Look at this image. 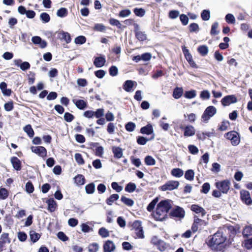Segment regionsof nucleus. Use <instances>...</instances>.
I'll list each match as a JSON object with an SVG mask.
<instances>
[{
    "mask_svg": "<svg viewBox=\"0 0 252 252\" xmlns=\"http://www.w3.org/2000/svg\"><path fill=\"white\" fill-rule=\"evenodd\" d=\"M46 203L48 204V210L49 212H53L56 210L57 204L54 198H50L47 199Z\"/></svg>",
    "mask_w": 252,
    "mask_h": 252,
    "instance_id": "obj_18",
    "label": "nucleus"
},
{
    "mask_svg": "<svg viewBox=\"0 0 252 252\" xmlns=\"http://www.w3.org/2000/svg\"><path fill=\"white\" fill-rule=\"evenodd\" d=\"M93 30L94 31L102 32L105 30V27L102 24H95Z\"/></svg>",
    "mask_w": 252,
    "mask_h": 252,
    "instance_id": "obj_59",
    "label": "nucleus"
},
{
    "mask_svg": "<svg viewBox=\"0 0 252 252\" xmlns=\"http://www.w3.org/2000/svg\"><path fill=\"white\" fill-rule=\"evenodd\" d=\"M74 119V116L69 112H65L64 114V119L67 122H71Z\"/></svg>",
    "mask_w": 252,
    "mask_h": 252,
    "instance_id": "obj_63",
    "label": "nucleus"
},
{
    "mask_svg": "<svg viewBox=\"0 0 252 252\" xmlns=\"http://www.w3.org/2000/svg\"><path fill=\"white\" fill-rule=\"evenodd\" d=\"M171 174L174 177L180 178L183 175L184 172L182 169L179 168H174L171 170Z\"/></svg>",
    "mask_w": 252,
    "mask_h": 252,
    "instance_id": "obj_29",
    "label": "nucleus"
},
{
    "mask_svg": "<svg viewBox=\"0 0 252 252\" xmlns=\"http://www.w3.org/2000/svg\"><path fill=\"white\" fill-rule=\"evenodd\" d=\"M24 131L26 132L28 135L30 137L32 138L33 137L34 132V131L31 125H27L25 126L23 128Z\"/></svg>",
    "mask_w": 252,
    "mask_h": 252,
    "instance_id": "obj_28",
    "label": "nucleus"
},
{
    "mask_svg": "<svg viewBox=\"0 0 252 252\" xmlns=\"http://www.w3.org/2000/svg\"><path fill=\"white\" fill-rule=\"evenodd\" d=\"M136 186L135 183L130 182L126 185L125 190L126 191L131 193L133 192L136 189Z\"/></svg>",
    "mask_w": 252,
    "mask_h": 252,
    "instance_id": "obj_30",
    "label": "nucleus"
},
{
    "mask_svg": "<svg viewBox=\"0 0 252 252\" xmlns=\"http://www.w3.org/2000/svg\"><path fill=\"white\" fill-rule=\"evenodd\" d=\"M14 64L19 67L21 69L26 71L30 68L31 65L28 62H22L21 59L15 60L14 61Z\"/></svg>",
    "mask_w": 252,
    "mask_h": 252,
    "instance_id": "obj_12",
    "label": "nucleus"
},
{
    "mask_svg": "<svg viewBox=\"0 0 252 252\" xmlns=\"http://www.w3.org/2000/svg\"><path fill=\"white\" fill-rule=\"evenodd\" d=\"M109 23L111 25L116 26L119 29H122V25L120 22L117 19L111 18L109 20Z\"/></svg>",
    "mask_w": 252,
    "mask_h": 252,
    "instance_id": "obj_57",
    "label": "nucleus"
},
{
    "mask_svg": "<svg viewBox=\"0 0 252 252\" xmlns=\"http://www.w3.org/2000/svg\"><path fill=\"white\" fill-rule=\"evenodd\" d=\"M197 51L203 57L205 56L208 53V48L206 45H203L199 46L197 48Z\"/></svg>",
    "mask_w": 252,
    "mask_h": 252,
    "instance_id": "obj_26",
    "label": "nucleus"
},
{
    "mask_svg": "<svg viewBox=\"0 0 252 252\" xmlns=\"http://www.w3.org/2000/svg\"><path fill=\"white\" fill-rule=\"evenodd\" d=\"M89 252H97L99 249L98 245L96 243L90 244L88 247Z\"/></svg>",
    "mask_w": 252,
    "mask_h": 252,
    "instance_id": "obj_58",
    "label": "nucleus"
},
{
    "mask_svg": "<svg viewBox=\"0 0 252 252\" xmlns=\"http://www.w3.org/2000/svg\"><path fill=\"white\" fill-rule=\"evenodd\" d=\"M185 212L184 210L179 206L176 207L170 213V215L172 217H176L178 218H183L185 216Z\"/></svg>",
    "mask_w": 252,
    "mask_h": 252,
    "instance_id": "obj_10",
    "label": "nucleus"
},
{
    "mask_svg": "<svg viewBox=\"0 0 252 252\" xmlns=\"http://www.w3.org/2000/svg\"><path fill=\"white\" fill-rule=\"evenodd\" d=\"M185 58L191 67L194 68H198V66L195 63L193 60L191 55L189 56H188V57H187Z\"/></svg>",
    "mask_w": 252,
    "mask_h": 252,
    "instance_id": "obj_54",
    "label": "nucleus"
},
{
    "mask_svg": "<svg viewBox=\"0 0 252 252\" xmlns=\"http://www.w3.org/2000/svg\"><path fill=\"white\" fill-rule=\"evenodd\" d=\"M242 234L243 236L246 238L252 235V226H246L243 231Z\"/></svg>",
    "mask_w": 252,
    "mask_h": 252,
    "instance_id": "obj_38",
    "label": "nucleus"
},
{
    "mask_svg": "<svg viewBox=\"0 0 252 252\" xmlns=\"http://www.w3.org/2000/svg\"><path fill=\"white\" fill-rule=\"evenodd\" d=\"M11 240L8 237V234L7 233H2L0 238V252L3 250V247L6 243H10Z\"/></svg>",
    "mask_w": 252,
    "mask_h": 252,
    "instance_id": "obj_13",
    "label": "nucleus"
},
{
    "mask_svg": "<svg viewBox=\"0 0 252 252\" xmlns=\"http://www.w3.org/2000/svg\"><path fill=\"white\" fill-rule=\"evenodd\" d=\"M30 236L31 241L33 243H35L39 239L40 235L34 231H31L30 233Z\"/></svg>",
    "mask_w": 252,
    "mask_h": 252,
    "instance_id": "obj_35",
    "label": "nucleus"
},
{
    "mask_svg": "<svg viewBox=\"0 0 252 252\" xmlns=\"http://www.w3.org/2000/svg\"><path fill=\"white\" fill-rule=\"evenodd\" d=\"M191 210L196 214L201 213L202 217L205 216L206 213L205 210L202 207L196 204H193L191 206Z\"/></svg>",
    "mask_w": 252,
    "mask_h": 252,
    "instance_id": "obj_22",
    "label": "nucleus"
},
{
    "mask_svg": "<svg viewBox=\"0 0 252 252\" xmlns=\"http://www.w3.org/2000/svg\"><path fill=\"white\" fill-rule=\"evenodd\" d=\"M230 182L228 180H225L216 183L217 188L222 193H227L230 189Z\"/></svg>",
    "mask_w": 252,
    "mask_h": 252,
    "instance_id": "obj_4",
    "label": "nucleus"
},
{
    "mask_svg": "<svg viewBox=\"0 0 252 252\" xmlns=\"http://www.w3.org/2000/svg\"><path fill=\"white\" fill-rule=\"evenodd\" d=\"M180 20L184 26H186L188 24L189 18L187 15L184 14H182L180 15Z\"/></svg>",
    "mask_w": 252,
    "mask_h": 252,
    "instance_id": "obj_61",
    "label": "nucleus"
},
{
    "mask_svg": "<svg viewBox=\"0 0 252 252\" xmlns=\"http://www.w3.org/2000/svg\"><path fill=\"white\" fill-rule=\"evenodd\" d=\"M32 43L35 45H38L41 48H44L47 46V42L42 39V38L38 36H33L32 38Z\"/></svg>",
    "mask_w": 252,
    "mask_h": 252,
    "instance_id": "obj_14",
    "label": "nucleus"
},
{
    "mask_svg": "<svg viewBox=\"0 0 252 252\" xmlns=\"http://www.w3.org/2000/svg\"><path fill=\"white\" fill-rule=\"evenodd\" d=\"M225 21L229 24H234L235 22V18L232 14H227L225 17Z\"/></svg>",
    "mask_w": 252,
    "mask_h": 252,
    "instance_id": "obj_55",
    "label": "nucleus"
},
{
    "mask_svg": "<svg viewBox=\"0 0 252 252\" xmlns=\"http://www.w3.org/2000/svg\"><path fill=\"white\" fill-rule=\"evenodd\" d=\"M106 60L104 56L100 55L96 57L94 61V64L96 67H101L104 65Z\"/></svg>",
    "mask_w": 252,
    "mask_h": 252,
    "instance_id": "obj_16",
    "label": "nucleus"
},
{
    "mask_svg": "<svg viewBox=\"0 0 252 252\" xmlns=\"http://www.w3.org/2000/svg\"><path fill=\"white\" fill-rule=\"evenodd\" d=\"M75 182L78 185H83L85 183V178L83 175L78 174L74 177Z\"/></svg>",
    "mask_w": 252,
    "mask_h": 252,
    "instance_id": "obj_27",
    "label": "nucleus"
},
{
    "mask_svg": "<svg viewBox=\"0 0 252 252\" xmlns=\"http://www.w3.org/2000/svg\"><path fill=\"white\" fill-rule=\"evenodd\" d=\"M74 157L76 162L78 164L82 165L84 163V160L81 154L79 153H76L75 154Z\"/></svg>",
    "mask_w": 252,
    "mask_h": 252,
    "instance_id": "obj_60",
    "label": "nucleus"
},
{
    "mask_svg": "<svg viewBox=\"0 0 252 252\" xmlns=\"http://www.w3.org/2000/svg\"><path fill=\"white\" fill-rule=\"evenodd\" d=\"M8 196V192L7 190L4 188L0 189V199H5Z\"/></svg>",
    "mask_w": 252,
    "mask_h": 252,
    "instance_id": "obj_52",
    "label": "nucleus"
},
{
    "mask_svg": "<svg viewBox=\"0 0 252 252\" xmlns=\"http://www.w3.org/2000/svg\"><path fill=\"white\" fill-rule=\"evenodd\" d=\"M109 72L111 76H115L118 73V68L116 66L112 65L109 68Z\"/></svg>",
    "mask_w": 252,
    "mask_h": 252,
    "instance_id": "obj_62",
    "label": "nucleus"
},
{
    "mask_svg": "<svg viewBox=\"0 0 252 252\" xmlns=\"http://www.w3.org/2000/svg\"><path fill=\"white\" fill-rule=\"evenodd\" d=\"M154 132L153 128L151 124H149L146 126H143L140 129V132L143 134L150 135Z\"/></svg>",
    "mask_w": 252,
    "mask_h": 252,
    "instance_id": "obj_21",
    "label": "nucleus"
},
{
    "mask_svg": "<svg viewBox=\"0 0 252 252\" xmlns=\"http://www.w3.org/2000/svg\"><path fill=\"white\" fill-rule=\"evenodd\" d=\"M86 42V38L83 35H79L75 38L74 42L76 44L82 45Z\"/></svg>",
    "mask_w": 252,
    "mask_h": 252,
    "instance_id": "obj_45",
    "label": "nucleus"
},
{
    "mask_svg": "<svg viewBox=\"0 0 252 252\" xmlns=\"http://www.w3.org/2000/svg\"><path fill=\"white\" fill-rule=\"evenodd\" d=\"M103 252H113L116 249V246L113 241L107 240L103 246Z\"/></svg>",
    "mask_w": 252,
    "mask_h": 252,
    "instance_id": "obj_11",
    "label": "nucleus"
},
{
    "mask_svg": "<svg viewBox=\"0 0 252 252\" xmlns=\"http://www.w3.org/2000/svg\"><path fill=\"white\" fill-rule=\"evenodd\" d=\"M200 97L203 99H208L210 97V94L208 90H204L200 93Z\"/></svg>",
    "mask_w": 252,
    "mask_h": 252,
    "instance_id": "obj_64",
    "label": "nucleus"
},
{
    "mask_svg": "<svg viewBox=\"0 0 252 252\" xmlns=\"http://www.w3.org/2000/svg\"><path fill=\"white\" fill-rule=\"evenodd\" d=\"M121 200L125 204L129 207L133 206L134 204V201L133 200L124 196H122L121 197Z\"/></svg>",
    "mask_w": 252,
    "mask_h": 252,
    "instance_id": "obj_39",
    "label": "nucleus"
},
{
    "mask_svg": "<svg viewBox=\"0 0 252 252\" xmlns=\"http://www.w3.org/2000/svg\"><path fill=\"white\" fill-rule=\"evenodd\" d=\"M194 172L192 169L187 170L185 174V178L189 181H192L194 179Z\"/></svg>",
    "mask_w": 252,
    "mask_h": 252,
    "instance_id": "obj_37",
    "label": "nucleus"
},
{
    "mask_svg": "<svg viewBox=\"0 0 252 252\" xmlns=\"http://www.w3.org/2000/svg\"><path fill=\"white\" fill-rule=\"evenodd\" d=\"M85 190L87 194H93L95 190V185L94 183H90L85 187Z\"/></svg>",
    "mask_w": 252,
    "mask_h": 252,
    "instance_id": "obj_34",
    "label": "nucleus"
},
{
    "mask_svg": "<svg viewBox=\"0 0 252 252\" xmlns=\"http://www.w3.org/2000/svg\"><path fill=\"white\" fill-rule=\"evenodd\" d=\"M134 81L132 80H126L123 84V89L127 92H130L134 86Z\"/></svg>",
    "mask_w": 252,
    "mask_h": 252,
    "instance_id": "obj_23",
    "label": "nucleus"
},
{
    "mask_svg": "<svg viewBox=\"0 0 252 252\" xmlns=\"http://www.w3.org/2000/svg\"><path fill=\"white\" fill-rule=\"evenodd\" d=\"M158 197L154 198L147 206V210L149 212H151L154 209L156 204L158 203Z\"/></svg>",
    "mask_w": 252,
    "mask_h": 252,
    "instance_id": "obj_42",
    "label": "nucleus"
},
{
    "mask_svg": "<svg viewBox=\"0 0 252 252\" xmlns=\"http://www.w3.org/2000/svg\"><path fill=\"white\" fill-rule=\"evenodd\" d=\"M179 186V182L176 181H168L164 185L161 186V189L162 191L172 190L176 189Z\"/></svg>",
    "mask_w": 252,
    "mask_h": 252,
    "instance_id": "obj_6",
    "label": "nucleus"
},
{
    "mask_svg": "<svg viewBox=\"0 0 252 252\" xmlns=\"http://www.w3.org/2000/svg\"><path fill=\"white\" fill-rule=\"evenodd\" d=\"M172 201L165 199L160 201L157 205L156 212L154 213L155 220L163 221L167 217V213L172 208Z\"/></svg>",
    "mask_w": 252,
    "mask_h": 252,
    "instance_id": "obj_1",
    "label": "nucleus"
},
{
    "mask_svg": "<svg viewBox=\"0 0 252 252\" xmlns=\"http://www.w3.org/2000/svg\"><path fill=\"white\" fill-rule=\"evenodd\" d=\"M226 238L222 235V232L218 231L212 236H210L207 241L206 243L208 246L212 247L215 246H219L224 243Z\"/></svg>",
    "mask_w": 252,
    "mask_h": 252,
    "instance_id": "obj_2",
    "label": "nucleus"
},
{
    "mask_svg": "<svg viewBox=\"0 0 252 252\" xmlns=\"http://www.w3.org/2000/svg\"><path fill=\"white\" fill-rule=\"evenodd\" d=\"M219 27V23L217 22L214 23L211 26L210 34L212 35H218L220 33V31L217 30Z\"/></svg>",
    "mask_w": 252,
    "mask_h": 252,
    "instance_id": "obj_40",
    "label": "nucleus"
},
{
    "mask_svg": "<svg viewBox=\"0 0 252 252\" xmlns=\"http://www.w3.org/2000/svg\"><path fill=\"white\" fill-rule=\"evenodd\" d=\"M145 163L149 166L154 165L156 164L155 159L151 156H147L144 158Z\"/></svg>",
    "mask_w": 252,
    "mask_h": 252,
    "instance_id": "obj_36",
    "label": "nucleus"
},
{
    "mask_svg": "<svg viewBox=\"0 0 252 252\" xmlns=\"http://www.w3.org/2000/svg\"><path fill=\"white\" fill-rule=\"evenodd\" d=\"M104 110L103 108L97 109L95 111H94V116L96 118H100L103 116Z\"/></svg>",
    "mask_w": 252,
    "mask_h": 252,
    "instance_id": "obj_56",
    "label": "nucleus"
},
{
    "mask_svg": "<svg viewBox=\"0 0 252 252\" xmlns=\"http://www.w3.org/2000/svg\"><path fill=\"white\" fill-rule=\"evenodd\" d=\"M154 138V135H153L150 140L153 139ZM149 140V139H147V138L139 136L137 137V142L139 145H144L146 144L147 142Z\"/></svg>",
    "mask_w": 252,
    "mask_h": 252,
    "instance_id": "obj_33",
    "label": "nucleus"
},
{
    "mask_svg": "<svg viewBox=\"0 0 252 252\" xmlns=\"http://www.w3.org/2000/svg\"><path fill=\"white\" fill-rule=\"evenodd\" d=\"M114 157L116 158H120L123 157V150L121 148L117 146H113L112 148Z\"/></svg>",
    "mask_w": 252,
    "mask_h": 252,
    "instance_id": "obj_20",
    "label": "nucleus"
},
{
    "mask_svg": "<svg viewBox=\"0 0 252 252\" xmlns=\"http://www.w3.org/2000/svg\"><path fill=\"white\" fill-rule=\"evenodd\" d=\"M133 12L137 16L140 17H143L145 14V10L142 8H135Z\"/></svg>",
    "mask_w": 252,
    "mask_h": 252,
    "instance_id": "obj_48",
    "label": "nucleus"
},
{
    "mask_svg": "<svg viewBox=\"0 0 252 252\" xmlns=\"http://www.w3.org/2000/svg\"><path fill=\"white\" fill-rule=\"evenodd\" d=\"M183 94V89L182 88L176 87L173 92V97L175 99L180 98Z\"/></svg>",
    "mask_w": 252,
    "mask_h": 252,
    "instance_id": "obj_25",
    "label": "nucleus"
},
{
    "mask_svg": "<svg viewBox=\"0 0 252 252\" xmlns=\"http://www.w3.org/2000/svg\"><path fill=\"white\" fill-rule=\"evenodd\" d=\"M189 31L190 32H197L199 31V27L197 24L193 23L189 26Z\"/></svg>",
    "mask_w": 252,
    "mask_h": 252,
    "instance_id": "obj_46",
    "label": "nucleus"
},
{
    "mask_svg": "<svg viewBox=\"0 0 252 252\" xmlns=\"http://www.w3.org/2000/svg\"><path fill=\"white\" fill-rule=\"evenodd\" d=\"M58 38L61 40H64L67 43H69L71 40L70 34L64 31L58 33Z\"/></svg>",
    "mask_w": 252,
    "mask_h": 252,
    "instance_id": "obj_17",
    "label": "nucleus"
},
{
    "mask_svg": "<svg viewBox=\"0 0 252 252\" xmlns=\"http://www.w3.org/2000/svg\"><path fill=\"white\" fill-rule=\"evenodd\" d=\"M237 99L234 95H228L223 97L221 100L222 105L228 106L232 103H236Z\"/></svg>",
    "mask_w": 252,
    "mask_h": 252,
    "instance_id": "obj_9",
    "label": "nucleus"
},
{
    "mask_svg": "<svg viewBox=\"0 0 252 252\" xmlns=\"http://www.w3.org/2000/svg\"><path fill=\"white\" fill-rule=\"evenodd\" d=\"M10 161L13 168L16 170L19 171L21 169V162L18 158L13 157L11 158Z\"/></svg>",
    "mask_w": 252,
    "mask_h": 252,
    "instance_id": "obj_19",
    "label": "nucleus"
},
{
    "mask_svg": "<svg viewBox=\"0 0 252 252\" xmlns=\"http://www.w3.org/2000/svg\"><path fill=\"white\" fill-rule=\"evenodd\" d=\"M156 246L160 252H163L167 248L168 245L161 240Z\"/></svg>",
    "mask_w": 252,
    "mask_h": 252,
    "instance_id": "obj_41",
    "label": "nucleus"
},
{
    "mask_svg": "<svg viewBox=\"0 0 252 252\" xmlns=\"http://www.w3.org/2000/svg\"><path fill=\"white\" fill-rule=\"evenodd\" d=\"M135 35L137 39L139 41H144L147 39V34L144 32H137Z\"/></svg>",
    "mask_w": 252,
    "mask_h": 252,
    "instance_id": "obj_32",
    "label": "nucleus"
},
{
    "mask_svg": "<svg viewBox=\"0 0 252 252\" xmlns=\"http://www.w3.org/2000/svg\"><path fill=\"white\" fill-rule=\"evenodd\" d=\"M196 95V91L194 90L185 92L184 96L188 99H191L195 97Z\"/></svg>",
    "mask_w": 252,
    "mask_h": 252,
    "instance_id": "obj_43",
    "label": "nucleus"
},
{
    "mask_svg": "<svg viewBox=\"0 0 252 252\" xmlns=\"http://www.w3.org/2000/svg\"><path fill=\"white\" fill-rule=\"evenodd\" d=\"M40 18L43 23H46L50 21V17L49 15L46 12L42 13L40 15Z\"/></svg>",
    "mask_w": 252,
    "mask_h": 252,
    "instance_id": "obj_53",
    "label": "nucleus"
},
{
    "mask_svg": "<svg viewBox=\"0 0 252 252\" xmlns=\"http://www.w3.org/2000/svg\"><path fill=\"white\" fill-rule=\"evenodd\" d=\"M240 198L243 202L246 205H250L252 204V199L251 197L249 191L244 189L241 190Z\"/></svg>",
    "mask_w": 252,
    "mask_h": 252,
    "instance_id": "obj_7",
    "label": "nucleus"
},
{
    "mask_svg": "<svg viewBox=\"0 0 252 252\" xmlns=\"http://www.w3.org/2000/svg\"><path fill=\"white\" fill-rule=\"evenodd\" d=\"M72 101L80 110H84L87 107V102L83 99H73Z\"/></svg>",
    "mask_w": 252,
    "mask_h": 252,
    "instance_id": "obj_15",
    "label": "nucleus"
},
{
    "mask_svg": "<svg viewBox=\"0 0 252 252\" xmlns=\"http://www.w3.org/2000/svg\"><path fill=\"white\" fill-rule=\"evenodd\" d=\"M217 112L216 108L213 106H209L206 108L201 118L204 121H208Z\"/></svg>",
    "mask_w": 252,
    "mask_h": 252,
    "instance_id": "obj_5",
    "label": "nucleus"
},
{
    "mask_svg": "<svg viewBox=\"0 0 252 252\" xmlns=\"http://www.w3.org/2000/svg\"><path fill=\"white\" fill-rule=\"evenodd\" d=\"M226 139L231 141V144L233 146H237L240 142L239 134L235 131H231L225 134Z\"/></svg>",
    "mask_w": 252,
    "mask_h": 252,
    "instance_id": "obj_3",
    "label": "nucleus"
},
{
    "mask_svg": "<svg viewBox=\"0 0 252 252\" xmlns=\"http://www.w3.org/2000/svg\"><path fill=\"white\" fill-rule=\"evenodd\" d=\"M136 127L135 124L131 122L127 123L125 125L126 129L129 132H132L134 130Z\"/></svg>",
    "mask_w": 252,
    "mask_h": 252,
    "instance_id": "obj_47",
    "label": "nucleus"
},
{
    "mask_svg": "<svg viewBox=\"0 0 252 252\" xmlns=\"http://www.w3.org/2000/svg\"><path fill=\"white\" fill-rule=\"evenodd\" d=\"M26 190L29 193H32L34 191V187L32 182L29 181L26 184Z\"/></svg>",
    "mask_w": 252,
    "mask_h": 252,
    "instance_id": "obj_51",
    "label": "nucleus"
},
{
    "mask_svg": "<svg viewBox=\"0 0 252 252\" xmlns=\"http://www.w3.org/2000/svg\"><path fill=\"white\" fill-rule=\"evenodd\" d=\"M32 151L37 154L39 157L44 158L47 156V150L43 146H32L31 147Z\"/></svg>",
    "mask_w": 252,
    "mask_h": 252,
    "instance_id": "obj_8",
    "label": "nucleus"
},
{
    "mask_svg": "<svg viewBox=\"0 0 252 252\" xmlns=\"http://www.w3.org/2000/svg\"><path fill=\"white\" fill-rule=\"evenodd\" d=\"M98 234L103 238H106L109 236V231L104 227H101L99 229Z\"/></svg>",
    "mask_w": 252,
    "mask_h": 252,
    "instance_id": "obj_50",
    "label": "nucleus"
},
{
    "mask_svg": "<svg viewBox=\"0 0 252 252\" xmlns=\"http://www.w3.org/2000/svg\"><path fill=\"white\" fill-rule=\"evenodd\" d=\"M201 17L204 21H207L210 19V14L209 10H203L201 13Z\"/></svg>",
    "mask_w": 252,
    "mask_h": 252,
    "instance_id": "obj_49",
    "label": "nucleus"
},
{
    "mask_svg": "<svg viewBox=\"0 0 252 252\" xmlns=\"http://www.w3.org/2000/svg\"><path fill=\"white\" fill-rule=\"evenodd\" d=\"M68 13V11L66 8L62 7L60 8L57 12V15L58 17L63 18L65 17Z\"/></svg>",
    "mask_w": 252,
    "mask_h": 252,
    "instance_id": "obj_44",
    "label": "nucleus"
},
{
    "mask_svg": "<svg viewBox=\"0 0 252 252\" xmlns=\"http://www.w3.org/2000/svg\"><path fill=\"white\" fill-rule=\"evenodd\" d=\"M195 129L192 126H187L184 129V136H191L195 134Z\"/></svg>",
    "mask_w": 252,
    "mask_h": 252,
    "instance_id": "obj_24",
    "label": "nucleus"
},
{
    "mask_svg": "<svg viewBox=\"0 0 252 252\" xmlns=\"http://www.w3.org/2000/svg\"><path fill=\"white\" fill-rule=\"evenodd\" d=\"M119 198V195L118 194H112L106 200V202L108 205H111L113 203L117 200Z\"/></svg>",
    "mask_w": 252,
    "mask_h": 252,
    "instance_id": "obj_31",
    "label": "nucleus"
}]
</instances>
